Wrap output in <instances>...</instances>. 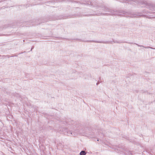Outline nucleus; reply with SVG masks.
Masks as SVG:
<instances>
[{
    "label": "nucleus",
    "mask_w": 155,
    "mask_h": 155,
    "mask_svg": "<svg viewBox=\"0 0 155 155\" xmlns=\"http://www.w3.org/2000/svg\"><path fill=\"white\" fill-rule=\"evenodd\" d=\"M110 15H114L118 16H125L126 17H136V16L134 15H132L130 13L128 12L123 11L121 12H111L110 13L108 14Z\"/></svg>",
    "instance_id": "obj_1"
},
{
    "label": "nucleus",
    "mask_w": 155,
    "mask_h": 155,
    "mask_svg": "<svg viewBox=\"0 0 155 155\" xmlns=\"http://www.w3.org/2000/svg\"><path fill=\"white\" fill-rule=\"evenodd\" d=\"M80 155H85L86 153L84 151H82L80 153Z\"/></svg>",
    "instance_id": "obj_2"
},
{
    "label": "nucleus",
    "mask_w": 155,
    "mask_h": 155,
    "mask_svg": "<svg viewBox=\"0 0 155 155\" xmlns=\"http://www.w3.org/2000/svg\"><path fill=\"white\" fill-rule=\"evenodd\" d=\"M144 48H151V49H153V48H152L151 47H144Z\"/></svg>",
    "instance_id": "obj_3"
},
{
    "label": "nucleus",
    "mask_w": 155,
    "mask_h": 155,
    "mask_svg": "<svg viewBox=\"0 0 155 155\" xmlns=\"http://www.w3.org/2000/svg\"><path fill=\"white\" fill-rule=\"evenodd\" d=\"M98 84V83H97V85Z\"/></svg>",
    "instance_id": "obj_4"
},
{
    "label": "nucleus",
    "mask_w": 155,
    "mask_h": 155,
    "mask_svg": "<svg viewBox=\"0 0 155 155\" xmlns=\"http://www.w3.org/2000/svg\"><path fill=\"white\" fill-rule=\"evenodd\" d=\"M138 46H140L139 45H138Z\"/></svg>",
    "instance_id": "obj_5"
},
{
    "label": "nucleus",
    "mask_w": 155,
    "mask_h": 155,
    "mask_svg": "<svg viewBox=\"0 0 155 155\" xmlns=\"http://www.w3.org/2000/svg\"><path fill=\"white\" fill-rule=\"evenodd\" d=\"M1 56L0 55V56Z\"/></svg>",
    "instance_id": "obj_6"
}]
</instances>
